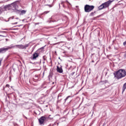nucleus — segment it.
I'll return each mask as SVG.
<instances>
[{"instance_id": "nucleus-1", "label": "nucleus", "mask_w": 126, "mask_h": 126, "mask_svg": "<svg viewBox=\"0 0 126 126\" xmlns=\"http://www.w3.org/2000/svg\"><path fill=\"white\" fill-rule=\"evenodd\" d=\"M126 75V72L124 70L120 69L116 73L115 77H117L118 79L125 77Z\"/></svg>"}, {"instance_id": "nucleus-2", "label": "nucleus", "mask_w": 126, "mask_h": 126, "mask_svg": "<svg viewBox=\"0 0 126 126\" xmlns=\"http://www.w3.org/2000/svg\"><path fill=\"white\" fill-rule=\"evenodd\" d=\"M93 9H94V5H89L88 4L85 5L84 10L85 12H90V11H92Z\"/></svg>"}, {"instance_id": "nucleus-3", "label": "nucleus", "mask_w": 126, "mask_h": 126, "mask_svg": "<svg viewBox=\"0 0 126 126\" xmlns=\"http://www.w3.org/2000/svg\"><path fill=\"white\" fill-rule=\"evenodd\" d=\"M112 1H113L109 0V1H107V2H105L102 3V5H103V7L104 8L108 7V6L110 5V4H111Z\"/></svg>"}, {"instance_id": "nucleus-4", "label": "nucleus", "mask_w": 126, "mask_h": 126, "mask_svg": "<svg viewBox=\"0 0 126 126\" xmlns=\"http://www.w3.org/2000/svg\"><path fill=\"white\" fill-rule=\"evenodd\" d=\"M15 47L18 48L19 49H26L28 46L27 45H16Z\"/></svg>"}, {"instance_id": "nucleus-5", "label": "nucleus", "mask_w": 126, "mask_h": 126, "mask_svg": "<svg viewBox=\"0 0 126 126\" xmlns=\"http://www.w3.org/2000/svg\"><path fill=\"white\" fill-rule=\"evenodd\" d=\"M45 120H46V118L45 117L42 116L39 119V122L40 125L44 124V122H45Z\"/></svg>"}, {"instance_id": "nucleus-6", "label": "nucleus", "mask_w": 126, "mask_h": 126, "mask_svg": "<svg viewBox=\"0 0 126 126\" xmlns=\"http://www.w3.org/2000/svg\"><path fill=\"white\" fill-rule=\"evenodd\" d=\"M9 49H11V47H7L6 48H0V53H2V52L4 51H7V50H9Z\"/></svg>"}, {"instance_id": "nucleus-7", "label": "nucleus", "mask_w": 126, "mask_h": 126, "mask_svg": "<svg viewBox=\"0 0 126 126\" xmlns=\"http://www.w3.org/2000/svg\"><path fill=\"white\" fill-rule=\"evenodd\" d=\"M57 70L59 73H63V68L61 67H59V66H57Z\"/></svg>"}, {"instance_id": "nucleus-8", "label": "nucleus", "mask_w": 126, "mask_h": 126, "mask_svg": "<svg viewBox=\"0 0 126 126\" xmlns=\"http://www.w3.org/2000/svg\"><path fill=\"white\" fill-rule=\"evenodd\" d=\"M98 9L99 10H101V9H103L104 8V6L103 5V4H102L101 5H100L98 7Z\"/></svg>"}, {"instance_id": "nucleus-9", "label": "nucleus", "mask_w": 126, "mask_h": 126, "mask_svg": "<svg viewBox=\"0 0 126 126\" xmlns=\"http://www.w3.org/2000/svg\"><path fill=\"white\" fill-rule=\"evenodd\" d=\"M38 54L37 53H34L33 55V59H36V58H38Z\"/></svg>"}, {"instance_id": "nucleus-10", "label": "nucleus", "mask_w": 126, "mask_h": 126, "mask_svg": "<svg viewBox=\"0 0 126 126\" xmlns=\"http://www.w3.org/2000/svg\"><path fill=\"white\" fill-rule=\"evenodd\" d=\"M123 88V91H125V90H126V83L124 84Z\"/></svg>"}, {"instance_id": "nucleus-11", "label": "nucleus", "mask_w": 126, "mask_h": 126, "mask_svg": "<svg viewBox=\"0 0 126 126\" xmlns=\"http://www.w3.org/2000/svg\"><path fill=\"white\" fill-rule=\"evenodd\" d=\"M21 13H22L23 14H25V13H26V11L25 10H22L21 11Z\"/></svg>"}, {"instance_id": "nucleus-12", "label": "nucleus", "mask_w": 126, "mask_h": 126, "mask_svg": "<svg viewBox=\"0 0 126 126\" xmlns=\"http://www.w3.org/2000/svg\"><path fill=\"white\" fill-rule=\"evenodd\" d=\"M70 96H68L66 99H65V101H66V100H67L68 99V98H70Z\"/></svg>"}, {"instance_id": "nucleus-13", "label": "nucleus", "mask_w": 126, "mask_h": 126, "mask_svg": "<svg viewBox=\"0 0 126 126\" xmlns=\"http://www.w3.org/2000/svg\"><path fill=\"white\" fill-rule=\"evenodd\" d=\"M123 45L126 47V41H125V42L123 43Z\"/></svg>"}, {"instance_id": "nucleus-14", "label": "nucleus", "mask_w": 126, "mask_h": 126, "mask_svg": "<svg viewBox=\"0 0 126 126\" xmlns=\"http://www.w3.org/2000/svg\"><path fill=\"white\" fill-rule=\"evenodd\" d=\"M1 12H2V11H1V8H0V13H1Z\"/></svg>"}, {"instance_id": "nucleus-15", "label": "nucleus", "mask_w": 126, "mask_h": 126, "mask_svg": "<svg viewBox=\"0 0 126 126\" xmlns=\"http://www.w3.org/2000/svg\"><path fill=\"white\" fill-rule=\"evenodd\" d=\"M13 18H14V17H11L9 18V19H13Z\"/></svg>"}, {"instance_id": "nucleus-16", "label": "nucleus", "mask_w": 126, "mask_h": 126, "mask_svg": "<svg viewBox=\"0 0 126 126\" xmlns=\"http://www.w3.org/2000/svg\"><path fill=\"white\" fill-rule=\"evenodd\" d=\"M44 13H45V14H47V13H49V11H47V12H44Z\"/></svg>"}, {"instance_id": "nucleus-17", "label": "nucleus", "mask_w": 126, "mask_h": 126, "mask_svg": "<svg viewBox=\"0 0 126 126\" xmlns=\"http://www.w3.org/2000/svg\"><path fill=\"white\" fill-rule=\"evenodd\" d=\"M6 87H9V85H6Z\"/></svg>"}, {"instance_id": "nucleus-18", "label": "nucleus", "mask_w": 126, "mask_h": 126, "mask_svg": "<svg viewBox=\"0 0 126 126\" xmlns=\"http://www.w3.org/2000/svg\"><path fill=\"white\" fill-rule=\"evenodd\" d=\"M11 5L13 6H14V3H12V4H11Z\"/></svg>"}, {"instance_id": "nucleus-19", "label": "nucleus", "mask_w": 126, "mask_h": 126, "mask_svg": "<svg viewBox=\"0 0 126 126\" xmlns=\"http://www.w3.org/2000/svg\"><path fill=\"white\" fill-rule=\"evenodd\" d=\"M13 24H17V22H16L15 23H13Z\"/></svg>"}, {"instance_id": "nucleus-20", "label": "nucleus", "mask_w": 126, "mask_h": 126, "mask_svg": "<svg viewBox=\"0 0 126 126\" xmlns=\"http://www.w3.org/2000/svg\"><path fill=\"white\" fill-rule=\"evenodd\" d=\"M0 37H3L2 35H0Z\"/></svg>"}, {"instance_id": "nucleus-21", "label": "nucleus", "mask_w": 126, "mask_h": 126, "mask_svg": "<svg viewBox=\"0 0 126 126\" xmlns=\"http://www.w3.org/2000/svg\"><path fill=\"white\" fill-rule=\"evenodd\" d=\"M4 32H0V33H3Z\"/></svg>"}, {"instance_id": "nucleus-22", "label": "nucleus", "mask_w": 126, "mask_h": 126, "mask_svg": "<svg viewBox=\"0 0 126 126\" xmlns=\"http://www.w3.org/2000/svg\"><path fill=\"white\" fill-rule=\"evenodd\" d=\"M16 19H18V18H16Z\"/></svg>"}, {"instance_id": "nucleus-23", "label": "nucleus", "mask_w": 126, "mask_h": 126, "mask_svg": "<svg viewBox=\"0 0 126 126\" xmlns=\"http://www.w3.org/2000/svg\"><path fill=\"white\" fill-rule=\"evenodd\" d=\"M50 7H52V6H50Z\"/></svg>"}]
</instances>
